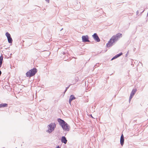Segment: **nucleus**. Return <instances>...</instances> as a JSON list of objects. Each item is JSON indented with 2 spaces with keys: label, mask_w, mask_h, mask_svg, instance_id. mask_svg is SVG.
I'll list each match as a JSON object with an SVG mask.
<instances>
[{
  "label": "nucleus",
  "mask_w": 148,
  "mask_h": 148,
  "mask_svg": "<svg viewBox=\"0 0 148 148\" xmlns=\"http://www.w3.org/2000/svg\"><path fill=\"white\" fill-rule=\"evenodd\" d=\"M117 58V57L116 56V55L114 57L111 59V60H112L116 58Z\"/></svg>",
  "instance_id": "16"
},
{
  "label": "nucleus",
  "mask_w": 148,
  "mask_h": 148,
  "mask_svg": "<svg viewBox=\"0 0 148 148\" xmlns=\"http://www.w3.org/2000/svg\"><path fill=\"white\" fill-rule=\"evenodd\" d=\"M61 141L62 143L66 144L67 143V140L65 136H62L61 138Z\"/></svg>",
  "instance_id": "9"
},
{
  "label": "nucleus",
  "mask_w": 148,
  "mask_h": 148,
  "mask_svg": "<svg viewBox=\"0 0 148 148\" xmlns=\"http://www.w3.org/2000/svg\"><path fill=\"white\" fill-rule=\"evenodd\" d=\"M8 42L9 43H12V40L11 36L8 38Z\"/></svg>",
  "instance_id": "12"
},
{
  "label": "nucleus",
  "mask_w": 148,
  "mask_h": 148,
  "mask_svg": "<svg viewBox=\"0 0 148 148\" xmlns=\"http://www.w3.org/2000/svg\"><path fill=\"white\" fill-rule=\"evenodd\" d=\"M70 86V85H69V86H68V87L66 88V90H65V91L64 92H65L66 91V90H67V89L69 88V87Z\"/></svg>",
  "instance_id": "17"
},
{
  "label": "nucleus",
  "mask_w": 148,
  "mask_h": 148,
  "mask_svg": "<svg viewBox=\"0 0 148 148\" xmlns=\"http://www.w3.org/2000/svg\"><path fill=\"white\" fill-rule=\"evenodd\" d=\"M37 72V70L36 68L29 70L27 72L26 75L27 77H31L35 75Z\"/></svg>",
  "instance_id": "3"
},
{
  "label": "nucleus",
  "mask_w": 148,
  "mask_h": 148,
  "mask_svg": "<svg viewBox=\"0 0 148 148\" xmlns=\"http://www.w3.org/2000/svg\"><path fill=\"white\" fill-rule=\"evenodd\" d=\"M136 91H137V90L136 89H133L132 90V91L131 93V94L130 95V98H129V101L130 102L131 99L133 97L134 95L136 92Z\"/></svg>",
  "instance_id": "6"
},
{
  "label": "nucleus",
  "mask_w": 148,
  "mask_h": 148,
  "mask_svg": "<svg viewBox=\"0 0 148 148\" xmlns=\"http://www.w3.org/2000/svg\"><path fill=\"white\" fill-rule=\"evenodd\" d=\"M122 54H123V53H120L119 54L116 55V56L117 57V58H118V57H119Z\"/></svg>",
  "instance_id": "15"
},
{
  "label": "nucleus",
  "mask_w": 148,
  "mask_h": 148,
  "mask_svg": "<svg viewBox=\"0 0 148 148\" xmlns=\"http://www.w3.org/2000/svg\"><path fill=\"white\" fill-rule=\"evenodd\" d=\"M8 106V104L6 103H3L0 104V108L2 107H6Z\"/></svg>",
  "instance_id": "11"
},
{
  "label": "nucleus",
  "mask_w": 148,
  "mask_h": 148,
  "mask_svg": "<svg viewBox=\"0 0 148 148\" xmlns=\"http://www.w3.org/2000/svg\"><path fill=\"white\" fill-rule=\"evenodd\" d=\"M56 148H60V147L59 146H58Z\"/></svg>",
  "instance_id": "20"
},
{
  "label": "nucleus",
  "mask_w": 148,
  "mask_h": 148,
  "mask_svg": "<svg viewBox=\"0 0 148 148\" xmlns=\"http://www.w3.org/2000/svg\"><path fill=\"white\" fill-rule=\"evenodd\" d=\"M2 64V62H0V68L1 67Z\"/></svg>",
  "instance_id": "18"
},
{
  "label": "nucleus",
  "mask_w": 148,
  "mask_h": 148,
  "mask_svg": "<svg viewBox=\"0 0 148 148\" xmlns=\"http://www.w3.org/2000/svg\"><path fill=\"white\" fill-rule=\"evenodd\" d=\"M58 121L64 130L66 131H69V130L70 127L69 125L63 120L58 119Z\"/></svg>",
  "instance_id": "2"
},
{
  "label": "nucleus",
  "mask_w": 148,
  "mask_h": 148,
  "mask_svg": "<svg viewBox=\"0 0 148 148\" xmlns=\"http://www.w3.org/2000/svg\"><path fill=\"white\" fill-rule=\"evenodd\" d=\"M1 71L0 70V76L1 75Z\"/></svg>",
  "instance_id": "21"
},
{
  "label": "nucleus",
  "mask_w": 148,
  "mask_h": 148,
  "mask_svg": "<svg viewBox=\"0 0 148 148\" xmlns=\"http://www.w3.org/2000/svg\"><path fill=\"white\" fill-rule=\"evenodd\" d=\"M124 137L122 134L121 137L120 139V143L122 146H123L124 143Z\"/></svg>",
  "instance_id": "8"
},
{
  "label": "nucleus",
  "mask_w": 148,
  "mask_h": 148,
  "mask_svg": "<svg viewBox=\"0 0 148 148\" xmlns=\"http://www.w3.org/2000/svg\"><path fill=\"white\" fill-rule=\"evenodd\" d=\"M3 148H4V147H3Z\"/></svg>",
  "instance_id": "23"
},
{
  "label": "nucleus",
  "mask_w": 148,
  "mask_h": 148,
  "mask_svg": "<svg viewBox=\"0 0 148 148\" xmlns=\"http://www.w3.org/2000/svg\"><path fill=\"white\" fill-rule=\"evenodd\" d=\"M92 36L94 39L97 42H99L100 41V39L96 33L94 34Z\"/></svg>",
  "instance_id": "7"
},
{
  "label": "nucleus",
  "mask_w": 148,
  "mask_h": 148,
  "mask_svg": "<svg viewBox=\"0 0 148 148\" xmlns=\"http://www.w3.org/2000/svg\"><path fill=\"white\" fill-rule=\"evenodd\" d=\"M82 42H89V37L88 35L83 36L82 37Z\"/></svg>",
  "instance_id": "5"
},
{
  "label": "nucleus",
  "mask_w": 148,
  "mask_h": 148,
  "mask_svg": "<svg viewBox=\"0 0 148 148\" xmlns=\"http://www.w3.org/2000/svg\"><path fill=\"white\" fill-rule=\"evenodd\" d=\"M75 99V98L74 97V96L73 95H71L70 97L69 100V102L70 104H71V102L72 100L73 99Z\"/></svg>",
  "instance_id": "10"
},
{
  "label": "nucleus",
  "mask_w": 148,
  "mask_h": 148,
  "mask_svg": "<svg viewBox=\"0 0 148 148\" xmlns=\"http://www.w3.org/2000/svg\"><path fill=\"white\" fill-rule=\"evenodd\" d=\"M122 34L118 33L116 35L113 36L110 38L106 45L108 47H110L113 45V43L117 41L119 38L122 37Z\"/></svg>",
  "instance_id": "1"
},
{
  "label": "nucleus",
  "mask_w": 148,
  "mask_h": 148,
  "mask_svg": "<svg viewBox=\"0 0 148 148\" xmlns=\"http://www.w3.org/2000/svg\"><path fill=\"white\" fill-rule=\"evenodd\" d=\"M5 35L7 36V38L11 36L10 34L8 32H6L5 34Z\"/></svg>",
  "instance_id": "13"
},
{
  "label": "nucleus",
  "mask_w": 148,
  "mask_h": 148,
  "mask_svg": "<svg viewBox=\"0 0 148 148\" xmlns=\"http://www.w3.org/2000/svg\"><path fill=\"white\" fill-rule=\"evenodd\" d=\"M3 58V56H1L0 57V62H2Z\"/></svg>",
  "instance_id": "14"
},
{
  "label": "nucleus",
  "mask_w": 148,
  "mask_h": 148,
  "mask_svg": "<svg viewBox=\"0 0 148 148\" xmlns=\"http://www.w3.org/2000/svg\"><path fill=\"white\" fill-rule=\"evenodd\" d=\"M47 2H49V0H45Z\"/></svg>",
  "instance_id": "19"
},
{
  "label": "nucleus",
  "mask_w": 148,
  "mask_h": 148,
  "mask_svg": "<svg viewBox=\"0 0 148 148\" xmlns=\"http://www.w3.org/2000/svg\"><path fill=\"white\" fill-rule=\"evenodd\" d=\"M91 116L92 117V118H93L92 117V115H91Z\"/></svg>",
  "instance_id": "22"
},
{
  "label": "nucleus",
  "mask_w": 148,
  "mask_h": 148,
  "mask_svg": "<svg viewBox=\"0 0 148 148\" xmlns=\"http://www.w3.org/2000/svg\"><path fill=\"white\" fill-rule=\"evenodd\" d=\"M48 127L49 130L48 131L49 133H50L54 130L56 127V125L55 123H52L49 125Z\"/></svg>",
  "instance_id": "4"
}]
</instances>
